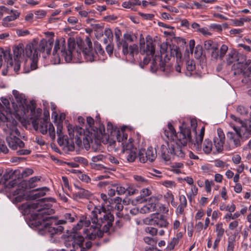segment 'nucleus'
Returning a JSON list of instances; mask_svg holds the SVG:
<instances>
[{
  "mask_svg": "<svg viewBox=\"0 0 251 251\" xmlns=\"http://www.w3.org/2000/svg\"><path fill=\"white\" fill-rule=\"evenodd\" d=\"M45 201L55 202V200L53 198H48L42 199L36 202L26 201L21 205L19 209L23 215L32 214L31 225L39 230L40 234L48 233L51 237H53L63 232L64 228L61 225L73 222L77 217L74 213H66L65 220H58L55 217L50 216L54 213V210L50 208L49 204H45Z\"/></svg>",
  "mask_w": 251,
  "mask_h": 251,
  "instance_id": "1",
  "label": "nucleus"
},
{
  "mask_svg": "<svg viewBox=\"0 0 251 251\" xmlns=\"http://www.w3.org/2000/svg\"><path fill=\"white\" fill-rule=\"evenodd\" d=\"M179 132L176 133L174 126L168 123L167 126L164 129V134L170 140V142H166L161 146V156L166 161L170 160L175 156L183 158L185 153L181 146H185L192 140L191 129L183 123L179 126Z\"/></svg>",
  "mask_w": 251,
  "mask_h": 251,
  "instance_id": "2",
  "label": "nucleus"
},
{
  "mask_svg": "<svg viewBox=\"0 0 251 251\" xmlns=\"http://www.w3.org/2000/svg\"><path fill=\"white\" fill-rule=\"evenodd\" d=\"M87 47L81 50V49L74 40L70 39L68 42L67 48L64 40H57L55 42L52 52L53 62L58 64L60 62V55L63 57L67 62L72 61L73 63L81 62L82 54L86 61L92 62L95 60V56L92 50V43L90 39H86Z\"/></svg>",
  "mask_w": 251,
  "mask_h": 251,
  "instance_id": "3",
  "label": "nucleus"
},
{
  "mask_svg": "<svg viewBox=\"0 0 251 251\" xmlns=\"http://www.w3.org/2000/svg\"><path fill=\"white\" fill-rule=\"evenodd\" d=\"M53 42L52 37L48 40L43 39L39 43L37 40L34 39L26 45L25 54L28 59L26 60L25 64L30 66V70L37 69V62L41 52L43 54L46 53L48 55L50 54ZM29 71L30 70L28 69L25 71V72L28 73Z\"/></svg>",
  "mask_w": 251,
  "mask_h": 251,
  "instance_id": "4",
  "label": "nucleus"
},
{
  "mask_svg": "<svg viewBox=\"0 0 251 251\" xmlns=\"http://www.w3.org/2000/svg\"><path fill=\"white\" fill-rule=\"evenodd\" d=\"M233 121L230 126L235 132H228L226 134L227 143L230 149H234L241 145L242 138L248 139L251 136V128L243 123L240 119L233 115L230 116Z\"/></svg>",
  "mask_w": 251,
  "mask_h": 251,
  "instance_id": "5",
  "label": "nucleus"
},
{
  "mask_svg": "<svg viewBox=\"0 0 251 251\" xmlns=\"http://www.w3.org/2000/svg\"><path fill=\"white\" fill-rule=\"evenodd\" d=\"M5 123H6V126L3 127V130L6 134V141L9 147L13 150L24 148L25 143L19 138L20 132L17 128V122L15 120L8 121L7 117L0 114V126Z\"/></svg>",
  "mask_w": 251,
  "mask_h": 251,
  "instance_id": "6",
  "label": "nucleus"
},
{
  "mask_svg": "<svg viewBox=\"0 0 251 251\" xmlns=\"http://www.w3.org/2000/svg\"><path fill=\"white\" fill-rule=\"evenodd\" d=\"M93 224H100V227L103 225V231L106 232L112 226L114 221L113 215L106 210L105 205L95 206L89 215Z\"/></svg>",
  "mask_w": 251,
  "mask_h": 251,
  "instance_id": "7",
  "label": "nucleus"
},
{
  "mask_svg": "<svg viewBox=\"0 0 251 251\" xmlns=\"http://www.w3.org/2000/svg\"><path fill=\"white\" fill-rule=\"evenodd\" d=\"M117 139L119 142L121 143L123 152L128 162H133L137 156V150L133 144V139L129 138L127 140V134L123 131H119Z\"/></svg>",
  "mask_w": 251,
  "mask_h": 251,
  "instance_id": "8",
  "label": "nucleus"
},
{
  "mask_svg": "<svg viewBox=\"0 0 251 251\" xmlns=\"http://www.w3.org/2000/svg\"><path fill=\"white\" fill-rule=\"evenodd\" d=\"M69 138H74L75 134L83 136V143L84 147L88 150L90 148V143L92 142L93 139L96 137L95 131L90 132L89 130H85L79 126L73 127L72 125H69L67 126Z\"/></svg>",
  "mask_w": 251,
  "mask_h": 251,
  "instance_id": "9",
  "label": "nucleus"
},
{
  "mask_svg": "<svg viewBox=\"0 0 251 251\" xmlns=\"http://www.w3.org/2000/svg\"><path fill=\"white\" fill-rule=\"evenodd\" d=\"M38 118L33 119L31 123L33 128L35 130H38L42 134H46L48 132L49 133L50 137L52 140L55 139V128L52 124L48 121L47 119H44L41 120L39 123Z\"/></svg>",
  "mask_w": 251,
  "mask_h": 251,
  "instance_id": "10",
  "label": "nucleus"
},
{
  "mask_svg": "<svg viewBox=\"0 0 251 251\" xmlns=\"http://www.w3.org/2000/svg\"><path fill=\"white\" fill-rule=\"evenodd\" d=\"M117 39L119 40L118 46L122 47V52L124 55L129 60L132 61L134 60V55H137L138 53V47L137 45L133 44L129 46L128 43L125 41L122 40L120 41L119 36L117 35Z\"/></svg>",
  "mask_w": 251,
  "mask_h": 251,
  "instance_id": "11",
  "label": "nucleus"
},
{
  "mask_svg": "<svg viewBox=\"0 0 251 251\" xmlns=\"http://www.w3.org/2000/svg\"><path fill=\"white\" fill-rule=\"evenodd\" d=\"M139 44L141 53L153 56L155 53V47L152 43V38L150 36L146 37V42L145 43L144 37L141 35Z\"/></svg>",
  "mask_w": 251,
  "mask_h": 251,
  "instance_id": "12",
  "label": "nucleus"
},
{
  "mask_svg": "<svg viewBox=\"0 0 251 251\" xmlns=\"http://www.w3.org/2000/svg\"><path fill=\"white\" fill-rule=\"evenodd\" d=\"M151 68L152 72L160 71L165 75H168L173 70L172 67L170 65H166L159 56H155L153 59Z\"/></svg>",
  "mask_w": 251,
  "mask_h": 251,
  "instance_id": "13",
  "label": "nucleus"
},
{
  "mask_svg": "<svg viewBox=\"0 0 251 251\" xmlns=\"http://www.w3.org/2000/svg\"><path fill=\"white\" fill-rule=\"evenodd\" d=\"M145 223L146 224L156 226L159 227H167L169 225L165 217L158 213L151 214L149 217L146 218Z\"/></svg>",
  "mask_w": 251,
  "mask_h": 251,
  "instance_id": "14",
  "label": "nucleus"
},
{
  "mask_svg": "<svg viewBox=\"0 0 251 251\" xmlns=\"http://www.w3.org/2000/svg\"><path fill=\"white\" fill-rule=\"evenodd\" d=\"M14 60L13 70L15 72L19 71L21 66V61L25 55V48L24 50L23 44H19L13 49Z\"/></svg>",
  "mask_w": 251,
  "mask_h": 251,
  "instance_id": "15",
  "label": "nucleus"
},
{
  "mask_svg": "<svg viewBox=\"0 0 251 251\" xmlns=\"http://www.w3.org/2000/svg\"><path fill=\"white\" fill-rule=\"evenodd\" d=\"M20 184V182L18 183L17 179L10 181L7 187L9 188H15V190L11 192V201L14 203H18L23 201L25 198V194L24 192L21 194L18 189V186Z\"/></svg>",
  "mask_w": 251,
  "mask_h": 251,
  "instance_id": "16",
  "label": "nucleus"
},
{
  "mask_svg": "<svg viewBox=\"0 0 251 251\" xmlns=\"http://www.w3.org/2000/svg\"><path fill=\"white\" fill-rule=\"evenodd\" d=\"M9 15L4 17L1 22L2 26L4 27L12 28L17 26L15 21L18 19L20 16V12L15 9H11Z\"/></svg>",
  "mask_w": 251,
  "mask_h": 251,
  "instance_id": "17",
  "label": "nucleus"
},
{
  "mask_svg": "<svg viewBox=\"0 0 251 251\" xmlns=\"http://www.w3.org/2000/svg\"><path fill=\"white\" fill-rule=\"evenodd\" d=\"M83 237L82 236L74 235L67 238L65 245L67 248L72 246L73 249H80V251H86L85 248L83 247Z\"/></svg>",
  "mask_w": 251,
  "mask_h": 251,
  "instance_id": "18",
  "label": "nucleus"
},
{
  "mask_svg": "<svg viewBox=\"0 0 251 251\" xmlns=\"http://www.w3.org/2000/svg\"><path fill=\"white\" fill-rule=\"evenodd\" d=\"M91 226L86 227L84 229L83 232L86 237L90 239H95L97 237H101L103 232L100 229V224H93Z\"/></svg>",
  "mask_w": 251,
  "mask_h": 251,
  "instance_id": "19",
  "label": "nucleus"
},
{
  "mask_svg": "<svg viewBox=\"0 0 251 251\" xmlns=\"http://www.w3.org/2000/svg\"><path fill=\"white\" fill-rule=\"evenodd\" d=\"M12 93L15 98V101H13L12 103L15 111H18L20 109H25L26 102L25 96L23 94L20 93L16 90H13Z\"/></svg>",
  "mask_w": 251,
  "mask_h": 251,
  "instance_id": "20",
  "label": "nucleus"
},
{
  "mask_svg": "<svg viewBox=\"0 0 251 251\" xmlns=\"http://www.w3.org/2000/svg\"><path fill=\"white\" fill-rule=\"evenodd\" d=\"M41 176H35L29 179L27 181H22L19 185L18 190H19L20 194L24 192L25 193V189L27 187L29 188H33L38 185V183L41 181Z\"/></svg>",
  "mask_w": 251,
  "mask_h": 251,
  "instance_id": "21",
  "label": "nucleus"
},
{
  "mask_svg": "<svg viewBox=\"0 0 251 251\" xmlns=\"http://www.w3.org/2000/svg\"><path fill=\"white\" fill-rule=\"evenodd\" d=\"M3 60L4 62L6 63L7 68L13 70V61L11 56L10 51L0 48V68L3 63Z\"/></svg>",
  "mask_w": 251,
  "mask_h": 251,
  "instance_id": "22",
  "label": "nucleus"
},
{
  "mask_svg": "<svg viewBox=\"0 0 251 251\" xmlns=\"http://www.w3.org/2000/svg\"><path fill=\"white\" fill-rule=\"evenodd\" d=\"M218 136L214 137L213 139L214 145L218 152H221L223 150V145L225 143V136L221 128L217 129Z\"/></svg>",
  "mask_w": 251,
  "mask_h": 251,
  "instance_id": "23",
  "label": "nucleus"
},
{
  "mask_svg": "<svg viewBox=\"0 0 251 251\" xmlns=\"http://www.w3.org/2000/svg\"><path fill=\"white\" fill-rule=\"evenodd\" d=\"M156 205H158L157 198L156 197H151L150 199L149 202L140 208V212L147 213L155 211H156Z\"/></svg>",
  "mask_w": 251,
  "mask_h": 251,
  "instance_id": "24",
  "label": "nucleus"
},
{
  "mask_svg": "<svg viewBox=\"0 0 251 251\" xmlns=\"http://www.w3.org/2000/svg\"><path fill=\"white\" fill-rule=\"evenodd\" d=\"M228 50V47L225 44H223L220 47V50L216 49L215 52H211V57L215 59H223Z\"/></svg>",
  "mask_w": 251,
  "mask_h": 251,
  "instance_id": "25",
  "label": "nucleus"
},
{
  "mask_svg": "<svg viewBox=\"0 0 251 251\" xmlns=\"http://www.w3.org/2000/svg\"><path fill=\"white\" fill-rule=\"evenodd\" d=\"M90 219V217L88 218L84 216L81 217L76 226L73 228V231L76 232L78 230L81 229L83 226H85V228L88 227L91 225Z\"/></svg>",
  "mask_w": 251,
  "mask_h": 251,
  "instance_id": "26",
  "label": "nucleus"
},
{
  "mask_svg": "<svg viewBox=\"0 0 251 251\" xmlns=\"http://www.w3.org/2000/svg\"><path fill=\"white\" fill-rule=\"evenodd\" d=\"M86 123H87V128L86 130H89L90 132H93L94 130L95 131L96 137L94 138L93 140H100L101 136H102V133L101 131H100V135L99 134L98 130H96L92 128V126L94 124V120L91 117H87L86 119Z\"/></svg>",
  "mask_w": 251,
  "mask_h": 251,
  "instance_id": "27",
  "label": "nucleus"
},
{
  "mask_svg": "<svg viewBox=\"0 0 251 251\" xmlns=\"http://www.w3.org/2000/svg\"><path fill=\"white\" fill-rule=\"evenodd\" d=\"M205 128L202 126L201 129L200 133L197 135L196 133V141L194 143V147L196 150L197 151H201V144L203 140V136L204 135Z\"/></svg>",
  "mask_w": 251,
  "mask_h": 251,
  "instance_id": "28",
  "label": "nucleus"
},
{
  "mask_svg": "<svg viewBox=\"0 0 251 251\" xmlns=\"http://www.w3.org/2000/svg\"><path fill=\"white\" fill-rule=\"evenodd\" d=\"M75 188L78 189V191L74 194L76 198L89 199L92 196V193L88 190L77 186H75Z\"/></svg>",
  "mask_w": 251,
  "mask_h": 251,
  "instance_id": "29",
  "label": "nucleus"
},
{
  "mask_svg": "<svg viewBox=\"0 0 251 251\" xmlns=\"http://www.w3.org/2000/svg\"><path fill=\"white\" fill-rule=\"evenodd\" d=\"M204 48L206 50L211 51L212 52H215L216 49H218V44L213 42L212 40H208L204 43Z\"/></svg>",
  "mask_w": 251,
  "mask_h": 251,
  "instance_id": "30",
  "label": "nucleus"
},
{
  "mask_svg": "<svg viewBox=\"0 0 251 251\" xmlns=\"http://www.w3.org/2000/svg\"><path fill=\"white\" fill-rule=\"evenodd\" d=\"M63 126L62 123H58L56 134L58 136L57 143L60 146H63L64 143V138L65 137L63 135L62 130Z\"/></svg>",
  "mask_w": 251,
  "mask_h": 251,
  "instance_id": "31",
  "label": "nucleus"
},
{
  "mask_svg": "<svg viewBox=\"0 0 251 251\" xmlns=\"http://www.w3.org/2000/svg\"><path fill=\"white\" fill-rule=\"evenodd\" d=\"M212 141L209 139H205L202 144V150L206 154L211 152L212 149Z\"/></svg>",
  "mask_w": 251,
  "mask_h": 251,
  "instance_id": "32",
  "label": "nucleus"
},
{
  "mask_svg": "<svg viewBox=\"0 0 251 251\" xmlns=\"http://www.w3.org/2000/svg\"><path fill=\"white\" fill-rule=\"evenodd\" d=\"M169 56L168 59L170 56L176 57L178 58L180 57L179 53V49L176 45H169Z\"/></svg>",
  "mask_w": 251,
  "mask_h": 251,
  "instance_id": "33",
  "label": "nucleus"
},
{
  "mask_svg": "<svg viewBox=\"0 0 251 251\" xmlns=\"http://www.w3.org/2000/svg\"><path fill=\"white\" fill-rule=\"evenodd\" d=\"M49 191V188L47 187L39 188L33 190L38 192L33 196V199H37L44 196L47 192Z\"/></svg>",
  "mask_w": 251,
  "mask_h": 251,
  "instance_id": "34",
  "label": "nucleus"
},
{
  "mask_svg": "<svg viewBox=\"0 0 251 251\" xmlns=\"http://www.w3.org/2000/svg\"><path fill=\"white\" fill-rule=\"evenodd\" d=\"M75 11L78 12V15L81 18H86L88 17V14L91 12L87 11L84 10V6L83 5H79L75 7Z\"/></svg>",
  "mask_w": 251,
  "mask_h": 251,
  "instance_id": "35",
  "label": "nucleus"
},
{
  "mask_svg": "<svg viewBox=\"0 0 251 251\" xmlns=\"http://www.w3.org/2000/svg\"><path fill=\"white\" fill-rule=\"evenodd\" d=\"M146 151L149 161L152 162L154 161L156 157V152L154 149L151 147H149Z\"/></svg>",
  "mask_w": 251,
  "mask_h": 251,
  "instance_id": "36",
  "label": "nucleus"
},
{
  "mask_svg": "<svg viewBox=\"0 0 251 251\" xmlns=\"http://www.w3.org/2000/svg\"><path fill=\"white\" fill-rule=\"evenodd\" d=\"M215 231L216 233V237L222 238L225 232L222 223H219L216 225Z\"/></svg>",
  "mask_w": 251,
  "mask_h": 251,
  "instance_id": "37",
  "label": "nucleus"
},
{
  "mask_svg": "<svg viewBox=\"0 0 251 251\" xmlns=\"http://www.w3.org/2000/svg\"><path fill=\"white\" fill-rule=\"evenodd\" d=\"M74 138H64V143L63 145H65L67 149L69 151H73L75 149V144L74 141Z\"/></svg>",
  "mask_w": 251,
  "mask_h": 251,
  "instance_id": "38",
  "label": "nucleus"
},
{
  "mask_svg": "<svg viewBox=\"0 0 251 251\" xmlns=\"http://www.w3.org/2000/svg\"><path fill=\"white\" fill-rule=\"evenodd\" d=\"M138 157L139 161L142 163H145L149 161L147 151L145 149H141L139 151Z\"/></svg>",
  "mask_w": 251,
  "mask_h": 251,
  "instance_id": "39",
  "label": "nucleus"
},
{
  "mask_svg": "<svg viewBox=\"0 0 251 251\" xmlns=\"http://www.w3.org/2000/svg\"><path fill=\"white\" fill-rule=\"evenodd\" d=\"M169 45L167 44L166 42H163L160 45V52L161 54H163L166 53L165 58L168 57L169 56Z\"/></svg>",
  "mask_w": 251,
  "mask_h": 251,
  "instance_id": "40",
  "label": "nucleus"
},
{
  "mask_svg": "<svg viewBox=\"0 0 251 251\" xmlns=\"http://www.w3.org/2000/svg\"><path fill=\"white\" fill-rule=\"evenodd\" d=\"M210 27L212 28L213 30H215L217 31L220 32L222 31L223 27L226 28L227 27V24L226 23H224L223 24L219 25L216 24H212L210 25Z\"/></svg>",
  "mask_w": 251,
  "mask_h": 251,
  "instance_id": "41",
  "label": "nucleus"
},
{
  "mask_svg": "<svg viewBox=\"0 0 251 251\" xmlns=\"http://www.w3.org/2000/svg\"><path fill=\"white\" fill-rule=\"evenodd\" d=\"M178 241L176 239L173 238L171 241L168 244L166 248V251H171L173 250L176 245L178 244Z\"/></svg>",
  "mask_w": 251,
  "mask_h": 251,
  "instance_id": "42",
  "label": "nucleus"
},
{
  "mask_svg": "<svg viewBox=\"0 0 251 251\" xmlns=\"http://www.w3.org/2000/svg\"><path fill=\"white\" fill-rule=\"evenodd\" d=\"M133 178L134 180L138 182L139 184H146L148 183V180L141 176L134 175Z\"/></svg>",
  "mask_w": 251,
  "mask_h": 251,
  "instance_id": "43",
  "label": "nucleus"
},
{
  "mask_svg": "<svg viewBox=\"0 0 251 251\" xmlns=\"http://www.w3.org/2000/svg\"><path fill=\"white\" fill-rule=\"evenodd\" d=\"M94 48L97 54H99L101 55H103V54H104V51L102 48L101 45L98 42L94 43Z\"/></svg>",
  "mask_w": 251,
  "mask_h": 251,
  "instance_id": "44",
  "label": "nucleus"
},
{
  "mask_svg": "<svg viewBox=\"0 0 251 251\" xmlns=\"http://www.w3.org/2000/svg\"><path fill=\"white\" fill-rule=\"evenodd\" d=\"M243 64H242L240 62H237L236 63L234 64L232 66V68H233V69L236 70V72H235V73L239 74V73H242L243 71H244V69H243Z\"/></svg>",
  "mask_w": 251,
  "mask_h": 251,
  "instance_id": "45",
  "label": "nucleus"
},
{
  "mask_svg": "<svg viewBox=\"0 0 251 251\" xmlns=\"http://www.w3.org/2000/svg\"><path fill=\"white\" fill-rule=\"evenodd\" d=\"M234 238H229L228 239V244L226 251H234Z\"/></svg>",
  "mask_w": 251,
  "mask_h": 251,
  "instance_id": "46",
  "label": "nucleus"
},
{
  "mask_svg": "<svg viewBox=\"0 0 251 251\" xmlns=\"http://www.w3.org/2000/svg\"><path fill=\"white\" fill-rule=\"evenodd\" d=\"M78 177L82 181L85 183H89L91 181L90 177L86 174H83L81 172H78Z\"/></svg>",
  "mask_w": 251,
  "mask_h": 251,
  "instance_id": "47",
  "label": "nucleus"
},
{
  "mask_svg": "<svg viewBox=\"0 0 251 251\" xmlns=\"http://www.w3.org/2000/svg\"><path fill=\"white\" fill-rule=\"evenodd\" d=\"M145 231L146 233L149 234L153 236L156 235L157 233V229L153 227L148 226L145 228Z\"/></svg>",
  "mask_w": 251,
  "mask_h": 251,
  "instance_id": "48",
  "label": "nucleus"
},
{
  "mask_svg": "<svg viewBox=\"0 0 251 251\" xmlns=\"http://www.w3.org/2000/svg\"><path fill=\"white\" fill-rule=\"evenodd\" d=\"M237 112L241 115L245 116L248 115V110L246 107L240 105L237 108Z\"/></svg>",
  "mask_w": 251,
  "mask_h": 251,
  "instance_id": "49",
  "label": "nucleus"
},
{
  "mask_svg": "<svg viewBox=\"0 0 251 251\" xmlns=\"http://www.w3.org/2000/svg\"><path fill=\"white\" fill-rule=\"evenodd\" d=\"M214 183L213 180L209 181L208 179H206L204 182L205 189L207 192L210 193L211 190V187L214 185Z\"/></svg>",
  "mask_w": 251,
  "mask_h": 251,
  "instance_id": "50",
  "label": "nucleus"
},
{
  "mask_svg": "<svg viewBox=\"0 0 251 251\" xmlns=\"http://www.w3.org/2000/svg\"><path fill=\"white\" fill-rule=\"evenodd\" d=\"M144 241L146 243L152 246H155L157 241L154 238L150 237H145L144 238Z\"/></svg>",
  "mask_w": 251,
  "mask_h": 251,
  "instance_id": "51",
  "label": "nucleus"
},
{
  "mask_svg": "<svg viewBox=\"0 0 251 251\" xmlns=\"http://www.w3.org/2000/svg\"><path fill=\"white\" fill-rule=\"evenodd\" d=\"M162 184L167 187V188H172L174 187H175L176 186V183L174 181L171 180H165L162 182Z\"/></svg>",
  "mask_w": 251,
  "mask_h": 251,
  "instance_id": "52",
  "label": "nucleus"
},
{
  "mask_svg": "<svg viewBox=\"0 0 251 251\" xmlns=\"http://www.w3.org/2000/svg\"><path fill=\"white\" fill-rule=\"evenodd\" d=\"M232 25L235 26H242L244 25L242 17L238 19L232 20Z\"/></svg>",
  "mask_w": 251,
  "mask_h": 251,
  "instance_id": "53",
  "label": "nucleus"
},
{
  "mask_svg": "<svg viewBox=\"0 0 251 251\" xmlns=\"http://www.w3.org/2000/svg\"><path fill=\"white\" fill-rule=\"evenodd\" d=\"M236 58V54L234 51H231L228 54V58L227 59V63L230 65L233 61V60Z\"/></svg>",
  "mask_w": 251,
  "mask_h": 251,
  "instance_id": "54",
  "label": "nucleus"
},
{
  "mask_svg": "<svg viewBox=\"0 0 251 251\" xmlns=\"http://www.w3.org/2000/svg\"><path fill=\"white\" fill-rule=\"evenodd\" d=\"M116 193L118 195H123L126 191V188L119 185H115Z\"/></svg>",
  "mask_w": 251,
  "mask_h": 251,
  "instance_id": "55",
  "label": "nucleus"
},
{
  "mask_svg": "<svg viewBox=\"0 0 251 251\" xmlns=\"http://www.w3.org/2000/svg\"><path fill=\"white\" fill-rule=\"evenodd\" d=\"M106 158V156L102 154H99L98 155L93 156L92 157V161L93 162H98L99 161H103Z\"/></svg>",
  "mask_w": 251,
  "mask_h": 251,
  "instance_id": "56",
  "label": "nucleus"
},
{
  "mask_svg": "<svg viewBox=\"0 0 251 251\" xmlns=\"http://www.w3.org/2000/svg\"><path fill=\"white\" fill-rule=\"evenodd\" d=\"M34 14L36 16L37 18L41 19L43 18L46 15V12L44 10H39L35 11Z\"/></svg>",
  "mask_w": 251,
  "mask_h": 251,
  "instance_id": "57",
  "label": "nucleus"
},
{
  "mask_svg": "<svg viewBox=\"0 0 251 251\" xmlns=\"http://www.w3.org/2000/svg\"><path fill=\"white\" fill-rule=\"evenodd\" d=\"M186 69L187 71L191 72L195 69V65L193 61H187L186 62Z\"/></svg>",
  "mask_w": 251,
  "mask_h": 251,
  "instance_id": "58",
  "label": "nucleus"
},
{
  "mask_svg": "<svg viewBox=\"0 0 251 251\" xmlns=\"http://www.w3.org/2000/svg\"><path fill=\"white\" fill-rule=\"evenodd\" d=\"M33 173V170L30 168L25 169L21 173L23 177H27L29 176L32 175Z\"/></svg>",
  "mask_w": 251,
  "mask_h": 251,
  "instance_id": "59",
  "label": "nucleus"
},
{
  "mask_svg": "<svg viewBox=\"0 0 251 251\" xmlns=\"http://www.w3.org/2000/svg\"><path fill=\"white\" fill-rule=\"evenodd\" d=\"M83 136L82 135L80 136L79 134H77L75 135V142L78 147H81L82 145V140H83Z\"/></svg>",
  "mask_w": 251,
  "mask_h": 251,
  "instance_id": "60",
  "label": "nucleus"
},
{
  "mask_svg": "<svg viewBox=\"0 0 251 251\" xmlns=\"http://www.w3.org/2000/svg\"><path fill=\"white\" fill-rule=\"evenodd\" d=\"M16 34L19 36H25L29 34V31L27 30H23L21 29H16Z\"/></svg>",
  "mask_w": 251,
  "mask_h": 251,
  "instance_id": "61",
  "label": "nucleus"
},
{
  "mask_svg": "<svg viewBox=\"0 0 251 251\" xmlns=\"http://www.w3.org/2000/svg\"><path fill=\"white\" fill-rule=\"evenodd\" d=\"M153 56L146 55V56L144 57L143 62L140 63V66L143 68L145 65L148 64L150 61L151 58Z\"/></svg>",
  "mask_w": 251,
  "mask_h": 251,
  "instance_id": "62",
  "label": "nucleus"
},
{
  "mask_svg": "<svg viewBox=\"0 0 251 251\" xmlns=\"http://www.w3.org/2000/svg\"><path fill=\"white\" fill-rule=\"evenodd\" d=\"M67 21L71 25H75L78 23V20L76 17L70 16L68 18Z\"/></svg>",
  "mask_w": 251,
  "mask_h": 251,
  "instance_id": "63",
  "label": "nucleus"
},
{
  "mask_svg": "<svg viewBox=\"0 0 251 251\" xmlns=\"http://www.w3.org/2000/svg\"><path fill=\"white\" fill-rule=\"evenodd\" d=\"M104 35L105 36L108 38V39H110L112 40L113 35L112 30L109 28H105L104 30Z\"/></svg>",
  "mask_w": 251,
  "mask_h": 251,
  "instance_id": "64",
  "label": "nucleus"
}]
</instances>
